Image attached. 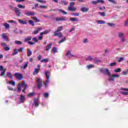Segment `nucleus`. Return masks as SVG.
Instances as JSON below:
<instances>
[{
    "label": "nucleus",
    "instance_id": "f257e3e1",
    "mask_svg": "<svg viewBox=\"0 0 128 128\" xmlns=\"http://www.w3.org/2000/svg\"><path fill=\"white\" fill-rule=\"evenodd\" d=\"M22 88H24V90H22L23 92H26V90L28 88V85L26 84L25 81H22L21 84H19L18 86V92H20L22 90Z\"/></svg>",
    "mask_w": 128,
    "mask_h": 128
},
{
    "label": "nucleus",
    "instance_id": "f03ea898",
    "mask_svg": "<svg viewBox=\"0 0 128 128\" xmlns=\"http://www.w3.org/2000/svg\"><path fill=\"white\" fill-rule=\"evenodd\" d=\"M64 30V27L62 26H59L56 30L54 32V36H58L59 38H62V34L60 32Z\"/></svg>",
    "mask_w": 128,
    "mask_h": 128
},
{
    "label": "nucleus",
    "instance_id": "7ed1b4c3",
    "mask_svg": "<svg viewBox=\"0 0 128 128\" xmlns=\"http://www.w3.org/2000/svg\"><path fill=\"white\" fill-rule=\"evenodd\" d=\"M8 6L11 10H14L15 14H17L18 16H20V10L18 8V7H14L12 5L9 4Z\"/></svg>",
    "mask_w": 128,
    "mask_h": 128
},
{
    "label": "nucleus",
    "instance_id": "20e7f679",
    "mask_svg": "<svg viewBox=\"0 0 128 128\" xmlns=\"http://www.w3.org/2000/svg\"><path fill=\"white\" fill-rule=\"evenodd\" d=\"M36 80L37 82V88H38L39 90H40V88H42V80L40 79V78H37Z\"/></svg>",
    "mask_w": 128,
    "mask_h": 128
},
{
    "label": "nucleus",
    "instance_id": "39448f33",
    "mask_svg": "<svg viewBox=\"0 0 128 128\" xmlns=\"http://www.w3.org/2000/svg\"><path fill=\"white\" fill-rule=\"evenodd\" d=\"M14 76H15L17 80H22V78H24V76H22V74L18 72L14 74Z\"/></svg>",
    "mask_w": 128,
    "mask_h": 128
},
{
    "label": "nucleus",
    "instance_id": "423d86ee",
    "mask_svg": "<svg viewBox=\"0 0 128 128\" xmlns=\"http://www.w3.org/2000/svg\"><path fill=\"white\" fill-rule=\"evenodd\" d=\"M66 18H68L66 16H62L61 18H56V22H64L66 20Z\"/></svg>",
    "mask_w": 128,
    "mask_h": 128
},
{
    "label": "nucleus",
    "instance_id": "0eeeda50",
    "mask_svg": "<svg viewBox=\"0 0 128 128\" xmlns=\"http://www.w3.org/2000/svg\"><path fill=\"white\" fill-rule=\"evenodd\" d=\"M115 78H120V75L114 74L112 75V78L108 79L109 82H114Z\"/></svg>",
    "mask_w": 128,
    "mask_h": 128
},
{
    "label": "nucleus",
    "instance_id": "6e6552de",
    "mask_svg": "<svg viewBox=\"0 0 128 128\" xmlns=\"http://www.w3.org/2000/svg\"><path fill=\"white\" fill-rule=\"evenodd\" d=\"M40 65H38V68H35L34 72H33V75L36 76V74H38V72H40Z\"/></svg>",
    "mask_w": 128,
    "mask_h": 128
},
{
    "label": "nucleus",
    "instance_id": "1a4fd4ad",
    "mask_svg": "<svg viewBox=\"0 0 128 128\" xmlns=\"http://www.w3.org/2000/svg\"><path fill=\"white\" fill-rule=\"evenodd\" d=\"M52 48V43H50L48 45H47L45 48V50L48 51L50 48Z\"/></svg>",
    "mask_w": 128,
    "mask_h": 128
},
{
    "label": "nucleus",
    "instance_id": "9d476101",
    "mask_svg": "<svg viewBox=\"0 0 128 128\" xmlns=\"http://www.w3.org/2000/svg\"><path fill=\"white\" fill-rule=\"evenodd\" d=\"M25 14L26 16H34L36 14V13L32 12H29V11H26L25 12Z\"/></svg>",
    "mask_w": 128,
    "mask_h": 128
},
{
    "label": "nucleus",
    "instance_id": "9b49d317",
    "mask_svg": "<svg viewBox=\"0 0 128 128\" xmlns=\"http://www.w3.org/2000/svg\"><path fill=\"white\" fill-rule=\"evenodd\" d=\"M42 30V28H38L37 29L32 32V34H38V32H40V30Z\"/></svg>",
    "mask_w": 128,
    "mask_h": 128
},
{
    "label": "nucleus",
    "instance_id": "f8f14e48",
    "mask_svg": "<svg viewBox=\"0 0 128 128\" xmlns=\"http://www.w3.org/2000/svg\"><path fill=\"white\" fill-rule=\"evenodd\" d=\"M68 10L70 12H76V7L68 6Z\"/></svg>",
    "mask_w": 128,
    "mask_h": 128
},
{
    "label": "nucleus",
    "instance_id": "ddd939ff",
    "mask_svg": "<svg viewBox=\"0 0 128 128\" xmlns=\"http://www.w3.org/2000/svg\"><path fill=\"white\" fill-rule=\"evenodd\" d=\"M50 72L48 71H45V76L47 80H50Z\"/></svg>",
    "mask_w": 128,
    "mask_h": 128
},
{
    "label": "nucleus",
    "instance_id": "4468645a",
    "mask_svg": "<svg viewBox=\"0 0 128 128\" xmlns=\"http://www.w3.org/2000/svg\"><path fill=\"white\" fill-rule=\"evenodd\" d=\"M20 102L21 104H22L24 100H26V97L24 95H20Z\"/></svg>",
    "mask_w": 128,
    "mask_h": 128
},
{
    "label": "nucleus",
    "instance_id": "2eb2a0df",
    "mask_svg": "<svg viewBox=\"0 0 128 128\" xmlns=\"http://www.w3.org/2000/svg\"><path fill=\"white\" fill-rule=\"evenodd\" d=\"M32 54V52L30 48H27V56H30Z\"/></svg>",
    "mask_w": 128,
    "mask_h": 128
},
{
    "label": "nucleus",
    "instance_id": "dca6fc26",
    "mask_svg": "<svg viewBox=\"0 0 128 128\" xmlns=\"http://www.w3.org/2000/svg\"><path fill=\"white\" fill-rule=\"evenodd\" d=\"M2 38H4V40H6V42H8V36H6V34H2Z\"/></svg>",
    "mask_w": 128,
    "mask_h": 128
},
{
    "label": "nucleus",
    "instance_id": "f3484780",
    "mask_svg": "<svg viewBox=\"0 0 128 128\" xmlns=\"http://www.w3.org/2000/svg\"><path fill=\"white\" fill-rule=\"evenodd\" d=\"M50 32V30H45L43 32H42L40 33V36H42V34H48Z\"/></svg>",
    "mask_w": 128,
    "mask_h": 128
},
{
    "label": "nucleus",
    "instance_id": "a211bd4d",
    "mask_svg": "<svg viewBox=\"0 0 128 128\" xmlns=\"http://www.w3.org/2000/svg\"><path fill=\"white\" fill-rule=\"evenodd\" d=\"M28 62H26L24 64V66H20L21 70H26L28 68Z\"/></svg>",
    "mask_w": 128,
    "mask_h": 128
},
{
    "label": "nucleus",
    "instance_id": "6ab92c4d",
    "mask_svg": "<svg viewBox=\"0 0 128 128\" xmlns=\"http://www.w3.org/2000/svg\"><path fill=\"white\" fill-rule=\"evenodd\" d=\"M31 18L35 22H40V20H38V17L36 16H35L34 17L32 16Z\"/></svg>",
    "mask_w": 128,
    "mask_h": 128
},
{
    "label": "nucleus",
    "instance_id": "aec40b11",
    "mask_svg": "<svg viewBox=\"0 0 128 128\" xmlns=\"http://www.w3.org/2000/svg\"><path fill=\"white\" fill-rule=\"evenodd\" d=\"M89 8H86V7H83L80 8L81 12H88Z\"/></svg>",
    "mask_w": 128,
    "mask_h": 128
},
{
    "label": "nucleus",
    "instance_id": "412c9836",
    "mask_svg": "<svg viewBox=\"0 0 128 128\" xmlns=\"http://www.w3.org/2000/svg\"><path fill=\"white\" fill-rule=\"evenodd\" d=\"M66 56H68L69 58H70L71 56L72 57L74 56L73 54H72V52H70V50H68Z\"/></svg>",
    "mask_w": 128,
    "mask_h": 128
},
{
    "label": "nucleus",
    "instance_id": "4be33fe9",
    "mask_svg": "<svg viewBox=\"0 0 128 128\" xmlns=\"http://www.w3.org/2000/svg\"><path fill=\"white\" fill-rule=\"evenodd\" d=\"M18 22L20 24H27V22L26 21H24L22 20L18 19Z\"/></svg>",
    "mask_w": 128,
    "mask_h": 128
},
{
    "label": "nucleus",
    "instance_id": "5701e85b",
    "mask_svg": "<svg viewBox=\"0 0 128 128\" xmlns=\"http://www.w3.org/2000/svg\"><path fill=\"white\" fill-rule=\"evenodd\" d=\"M2 26H4L5 27V28L6 30H8V28H10V24H8V23H4V24H3Z\"/></svg>",
    "mask_w": 128,
    "mask_h": 128
},
{
    "label": "nucleus",
    "instance_id": "b1692460",
    "mask_svg": "<svg viewBox=\"0 0 128 128\" xmlns=\"http://www.w3.org/2000/svg\"><path fill=\"white\" fill-rule=\"evenodd\" d=\"M105 70L106 71L104 72V73L106 74V76H111L110 72V70H108V69L106 68Z\"/></svg>",
    "mask_w": 128,
    "mask_h": 128
},
{
    "label": "nucleus",
    "instance_id": "393cba45",
    "mask_svg": "<svg viewBox=\"0 0 128 128\" xmlns=\"http://www.w3.org/2000/svg\"><path fill=\"white\" fill-rule=\"evenodd\" d=\"M18 54V49L14 48V52L12 54V56H16V54Z\"/></svg>",
    "mask_w": 128,
    "mask_h": 128
},
{
    "label": "nucleus",
    "instance_id": "a878e982",
    "mask_svg": "<svg viewBox=\"0 0 128 128\" xmlns=\"http://www.w3.org/2000/svg\"><path fill=\"white\" fill-rule=\"evenodd\" d=\"M71 22H78V18H70Z\"/></svg>",
    "mask_w": 128,
    "mask_h": 128
},
{
    "label": "nucleus",
    "instance_id": "bb28decb",
    "mask_svg": "<svg viewBox=\"0 0 128 128\" xmlns=\"http://www.w3.org/2000/svg\"><path fill=\"white\" fill-rule=\"evenodd\" d=\"M60 4H63L64 6H66V4H68V3H66V1L62 0H61L60 2Z\"/></svg>",
    "mask_w": 128,
    "mask_h": 128
},
{
    "label": "nucleus",
    "instance_id": "cd10ccee",
    "mask_svg": "<svg viewBox=\"0 0 128 128\" xmlns=\"http://www.w3.org/2000/svg\"><path fill=\"white\" fill-rule=\"evenodd\" d=\"M30 40H32V36H28L24 40V42H30Z\"/></svg>",
    "mask_w": 128,
    "mask_h": 128
},
{
    "label": "nucleus",
    "instance_id": "c85d7f7f",
    "mask_svg": "<svg viewBox=\"0 0 128 128\" xmlns=\"http://www.w3.org/2000/svg\"><path fill=\"white\" fill-rule=\"evenodd\" d=\"M122 76H126L128 74V69L122 72Z\"/></svg>",
    "mask_w": 128,
    "mask_h": 128
},
{
    "label": "nucleus",
    "instance_id": "c756f323",
    "mask_svg": "<svg viewBox=\"0 0 128 128\" xmlns=\"http://www.w3.org/2000/svg\"><path fill=\"white\" fill-rule=\"evenodd\" d=\"M99 14L102 16H106V12H99Z\"/></svg>",
    "mask_w": 128,
    "mask_h": 128
},
{
    "label": "nucleus",
    "instance_id": "7c9ffc66",
    "mask_svg": "<svg viewBox=\"0 0 128 128\" xmlns=\"http://www.w3.org/2000/svg\"><path fill=\"white\" fill-rule=\"evenodd\" d=\"M58 12H62L63 14H68V12H66V11L62 10V9H58Z\"/></svg>",
    "mask_w": 128,
    "mask_h": 128
},
{
    "label": "nucleus",
    "instance_id": "2f4dec72",
    "mask_svg": "<svg viewBox=\"0 0 128 128\" xmlns=\"http://www.w3.org/2000/svg\"><path fill=\"white\" fill-rule=\"evenodd\" d=\"M122 72V68H118L114 70V72Z\"/></svg>",
    "mask_w": 128,
    "mask_h": 128
},
{
    "label": "nucleus",
    "instance_id": "473e14b6",
    "mask_svg": "<svg viewBox=\"0 0 128 128\" xmlns=\"http://www.w3.org/2000/svg\"><path fill=\"white\" fill-rule=\"evenodd\" d=\"M18 8H26V6H22L20 4H18V6H17Z\"/></svg>",
    "mask_w": 128,
    "mask_h": 128
},
{
    "label": "nucleus",
    "instance_id": "72a5a7b5",
    "mask_svg": "<svg viewBox=\"0 0 128 128\" xmlns=\"http://www.w3.org/2000/svg\"><path fill=\"white\" fill-rule=\"evenodd\" d=\"M8 84H12L13 86H16V82H14V80L9 82Z\"/></svg>",
    "mask_w": 128,
    "mask_h": 128
},
{
    "label": "nucleus",
    "instance_id": "f704fd0d",
    "mask_svg": "<svg viewBox=\"0 0 128 128\" xmlns=\"http://www.w3.org/2000/svg\"><path fill=\"white\" fill-rule=\"evenodd\" d=\"M36 94V93L34 92H32L29 94H28V96H34Z\"/></svg>",
    "mask_w": 128,
    "mask_h": 128
},
{
    "label": "nucleus",
    "instance_id": "c9c22d12",
    "mask_svg": "<svg viewBox=\"0 0 128 128\" xmlns=\"http://www.w3.org/2000/svg\"><path fill=\"white\" fill-rule=\"evenodd\" d=\"M66 37H64L63 38L61 39L60 41L58 42V44H62L66 40Z\"/></svg>",
    "mask_w": 128,
    "mask_h": 128
},
{
    "label": "nucleus",
    "instance_id": "e433bc0d",
    "mask_svg": "<svg viewBox=\"0 0 128 128\" xmlns=\"http://www.w3.org/2000/svg\"><path fill=\"white\" fill-rule=\"evenodd\" d=\"M7 76H8V78H10L12 80V73L10 72H8L7 73Z\"/></svg>",
    "mask_w": 128,
    "mask_h": 128
},
{
    "label": "nucleus",
    "instance_id": "4c0bfd02",
    "mask_svg": "<svg viewBox=\"0 0 128 128\" xmlns=\"http://www.w3.org/2000/svg\"><path fill=\"white\" fill-rule=\"evenodd\" d=\"M48 80L47 79L44 82V86H45L46 88H48Z\"/></svg>",
    "mask_w": 128,
    "mask_h": 128
},
{
    "label": "nucleus",
    "instance_id": "58836bf2",
    "mask_svg": "<svg viewBox=\"0 0 128 128\" xmlns=\"http://www.w3.org/2000/svg\"><path fill=\"white\" fill-rule=\"evenodd\" d=\"M123 36H124V33H122V32H118V38H122Z\"/></svg>",
    "mask_w": 128,
    "mask_h": 128
},
{
    "label": "nucleus",
    "instance_id": "ea45409f",
    "mask_svg": "<svg viewBox=\"0 0 128 128\" xmlns=\"http://www.w3.org/2000/svg\"><path fill=\"white\" fill-rule=\"evenodd\" d=\"M15 43L16 44H19V45L22 44V42L20 40L15 41Z\"/></svg>",
    "mask_w": 128,
    "mask_h": 128
},
{
    "label": "nucleus",
    "instance_id": "a19ab883",
    "mask_svg": "<svg viewBox=\"0 0 128 128\" xmlns=\"http://www.w3.org/2000/svg\"><path fill=\"white\" fill-rule=\"evenodd\" d=\"M4 50H6V52H8V50H10V48L8 47V46H5L4 48Z\"/></svg>",
    "mask_w": 128,
    "mask_h": 128
},
{
    "label": "nucleus",
    "instance_id": "79ce46f5",
    "mask_svg": "<svg viewBox=\"0 0 128 128\" xmlns=\"http://www.w3.org/2000/svg\"><path fill=\"white\" fill-rule=\"evenodd\" d=\"M40 62H48V59L44 58Z\"/></svg>",
    "mask_w": 128,
    "mask_h": 128
},
{
    "label": "nucleus",
    "instance_id": "37998d69",
    "mask_svg": "<svg viewBox=\"0 0 128 128\" xmlns=\"http://www.w3.org/2000/svg\"><path fill=\"white\" fill-rule=\"evenodd\" d=\"M28 22H29L30 24H31V26H34V21H32V20H30L28 21Z\"/></svg>",
    "mask_w": 128,
    "mask_h": 128
},
{
    "label": "nucleus",
    "instance_id": "c03bdc74",
    "mask_svg": "<svg viewBox=\"0 0 128 128\" xmlns=\"http://www.w3.org/2000/svg\"><path fill=\"white\" fill-rule=\"evenodd\" d=\"M100 62H102V60H94V64H100Z\"/></svg>",
    "mask_w": 128,
    "mask_h": 128
},
{
    "label": "nucleus",
    "instance_id": "a18cd8bd",
    "mask_svg": "<svg viewBox=\"0 0 128 128\" xmlns=\"http://www.w3.org/2000/svg\"><path fill=\"white\" fill-rule=\"evenodd\" d=\"M52 52H54V54H56V52H58V50L56 49V48L54 47Z\"/></svg>",
    "mask_w": 128,
    "mask_h": 128
},
{
    "label": "nucleus",
    "instance_id": "49530a36",
    "mask_svg": "<svg viewBox=\"0 0 128 128\" xmlns=\"http://www.w3.org/2000/svg\"><path fill=\"white\" fill-rule=\"evenodd\" d=\"M110 66H116V62H112L110 64Z\"/></svg>",
    "mask_w": 128,
    "mask_h": 128
},
{
    "label": "nucleus",
    "instance_id": "de8ad7c7",
    "mask_svg": "<svg viewBox=\"0 0 128 128\" xmlns=\"http://www.w3.org/2000/svg\"><path fill=\"white\" fill-rule=\"evenodd\" d=\"M94 67V66L92 64H89L86 66V68H92Z\"/></svg>",
    "mask_w": 128,
    "mask_h": 128
},
{
    "label": "nucleus",
    "instance_id": "09e8293b",
    "mask_svg": "<svg viewBox=\"0 0 128 128\" xmlns=\"http://www.w3.org/2000/svg\"><path fill=\"white\" fill-rule=\"evenodd\" d=\"M98 24H106V22H104L102 20H100L98 21Z\"/></svg>",
    "mask_w": 128,
    "mask_h": 128
},
{
    "label": "nucleus",
    "instance_id": "8fccbe9b",
    "mask_svg": "<svg viewBox=\"0 0 128 128\" xmlns=\"http://www.w3.org/2000/svg\"><path fill=\"white\" fill-rule=\"evenodd\" d=\"M38 2H41L42 4H46V1L42 0H36Z\"/></svg>",
    "mask_w": 128,
    "mask_h": 128
},
{
    "label": "nucleus",
    "instance_id": "3c124183",
    "mask_svg": "<svg viewBox=\"0 0 128 128\" xmlns=\"http://www.w3.org/2000/svg\"><path fill=\"white\" fill-rule=\"evenodd\" d=\"M92 60V56H89L86 58V60Z\"/></svg>",
    "mask_w": 128,
    "mask_h": 128
},
{
    "label": "nucleus",
    "instance_id": "603ef678",
    "mask_svg": "<svg viewBox=\"0 0 128 128\" xmlns=\"http://www.w3.org/2000/svg\"><path fill=\"white\" fill-rule=\"evenodd\" d=\"M72 16H80V13H72Z\"/></svg>",
    "mask_w": 128,
    "mask_h": 128
},
{
    "label": "nucleus",
    "instance_id": "864d4df0",
    "mask_svg": "<svg viewBox=\"0 0 128 128\" xmlns=\"http://www.w3.org/2000/svg\"><path fill=\"white\" fill-rule=\"evenodd\" d=\"M39 8H48V6H39Z\"/></svg>",
    "mask_w": 128,
    "mask_h": 128
},
{
    "label": "nucleus",
    "instance_id": "5fc2aeb1",
    "mask_svg": "<svg viewBox=\"0 0 128 128\" xmlns=\"http://www.w3.org/2000/svg\"><path fill=\"white\" fill-rule=\"evenodd\" d=\"M97 2L98 4L100 3V2L101 4H104V1L103 0H97Z\"/></svg>",
    "mask_w": 128,
    "mask_h": 128
},
{
    "label": "nucleus",
    "instance_id": "6e6d98bb",
    "mask_svg": "<svg viewBox=\"0 0 128 128\" xmlns=\"http://www.w3.org/2000/svg\"><path fill=\"white\" fill-rule=\"evenodd\" d=\"M91 4H92L96 5V4H98V0H96V1H92Z\"/></svg>",
    "mask_w": 128,
    "mask_h": 128
},
{
    "label": "nucleus",
    "instance_id": "4d7b16f0",
    "mask_svg": "<svg viewBox=\"0 0 128 128\" xmlns=\"http://www.w3.org/2000/svg\"><path fill=\"white\" fill-rule=\"evenodd\" d=\"M18 52H24V48L22 47L21 48L18 49Z\"/></svg>",
    "mask_w": 128,
    "mask_h": 128
},
{
    "label": "nucleus",
    "instance_id": "13d9d810",
    "mask_svg": "<svg viewBox=\"0 0 128 128\" xmlns=\"http://www.w3.org/2000/svg\"><path fill=\"white\" fill-rule=\"evenodd\" d=\"M74 6V2H70L69 6Z\"/></svg>",
    "mask_w": 128,
    "mask_h": 128
},
{
    "label": "nucleus",
    "instance_id": "bf43d9fd",
    "mask_svg": "<svg viewBox=\"0 0 128 128\" xmlns=\"http://www.w3.org/2000/svg\"><path fill=\"white\" fill-rule=\"evenodd\" d=\"M44 96V98H48V93H45L44 94H43Z\"/></svg>",
    "mask_w": 128,
    "mask_h": 128
},
{
    "label": "nucleus",
    "instance_id": "052dcab7",
    "mask_svg": "<svg viewBox=\"0 0 128 128\" xmlns=\"http://www.w3.org/2000/svg\"><path fill=\"white\" fill-rule=\"evenodd\" d=\"M122 94H124V96H128V92H120Z\"/></svg>",
    "mask_w": 128,
    "mask_h": 128
},
{
    "label": "nucleus",
    "instance_id": "680f3d73",
    "mask_svg": "<svg viewBox=\"0 0 128 128\" xmlns=\"http://www.w3.org/2000/svg\"><path fill=\"white\" fill-rule=\"evenodd\" d=\"M32 40L33 42H38V39H36V38H32Z\"/></svg>",
    "mask_w": 128,
    "mask_h": 128
},
{
    "label": "nucleus",
    "instance_id": "e2e57ef3",
    "mask_svg": "<svg viewBox=\"0 0 128 128\" xmlns=\"http://www.w3.org/2000/svg\"><path fill=\"white\" fill-rule=\"evenodd\" d=\"M122 60H124V58L121 57L119 58V60H118V62H122Z\"/></svg>",
    "mask_w": 128,
    "mask_h": 128
},
{
    "label": "nucleus",
    "instance_id": "0e129e2a",
    "mask_svg": "<svg viewBox=\"0 0 128 128\" xmlns=\"http://www.w3.org/2000/svg\"><path fill=\"white\" fill-rule=\"evenodd\" d=\"M8 88L9 90H14V88L10 87V86H8Z\"/></svg>",
    "mask_w": 128,
    "mask_h": 128
},
{
    "label": "nucleus",
    "instance_id": "69168bd1",
    "mask_svg": "<svg viewBox=\"0 0 128 128\" xmlns=\"http://www.w3.org/2000/svg\"><path fill=\"white\" fill-rule=\"evenodd\" d=\"M108 24L110 26H114V24L112 23H108Z\"/></svg>",
    "mask_w": 128,
    "mask_h": 128
},
{
    "label": "nucleus",
    "instance_id": "338daca9",
    "mask_svg": "<svg viewBox=\"0 0 128 128\" xmlns=\"http://www.w3.org/2000/svg\"><path fill=\"white\" fill-rule=\"evenodd\" d=\"M121 90L128 91V88H121Z\"/></svg>",
    "mask_w": 128,
    "mask_h": 128
},
{
    "label": "nucleus",
    "instance_id": "774afa93",
    "mask_svg": "<svg viewBox=\"0 0 128 128\" xmlns=\"http://www.w3.org/2000/svg\"><path fill=\"white\" fill-rule=\"evenodd\" d=\"M124 26H128V18L126 20L125 24H124Z\"/></svg>",
    "mask_w": 128,
    "mask_h": 128
}]
</instances>
